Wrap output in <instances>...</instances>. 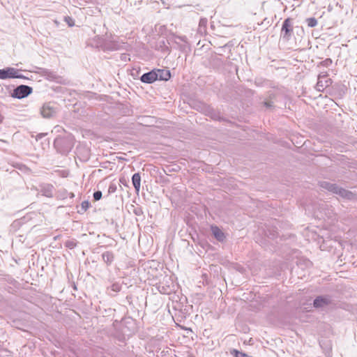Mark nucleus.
<instances>
[{
	"instance_id": "nucleus-28",
	"label": "nucleus",
	"mask_w": 357,
	"mask_h": 357,
	"mask_svg": "<svg viewBox=\"0 0 357 357\" xmlns=\"http://www.w3.org/2000/svg\"><path fill=\"white\" fill-rule=\"evenodd\" d=\"M301 33L303 34L304 33V30L303 27H300Z\"/></svg>"
},
{
	"instance_id": "nucleus-26",
	"label": "nucleus",
	"mask_w": 357,
	"mask_h": 357,
	"mask_svg": "<svg viewBox=\"0 0 357 357\" xmlns=\"http://www.w3.org/2000/svg\"><path fill=\"white\" fill-rule=\"evenodd\" d=\"M206 22H207L206 20L201 19L200 22H199V26H205Z\"/></svg>"
},
{
	"instance_id": "nucleus-14",
	"label": "nucleus",
	"mask_w": 357,
	"mask_h": 357,
	"mask_svg": "<svg viewBox=\"0 0 357 357\" xmlns=\"http://www.w3.org/2000/svg\"><path fill=\"white\" fill-rule=\"evenodd\" d=\"M102 258L105 263H106L108 266L111 265L114 261V255L113 252L110 251L105 252L102 254Z\"/></svg>"
},
{
	"instance_id": "nucleus-17",
	"label": "nucleus",
	"mask_w": 357,
	"mask_h": 357,
	"mask_svg": "<svg viewBox=\"0 0 357 357\" xmlns=\"http://www.w3.org/2000/svg\"><path fill=\"white\" fill-rule=\"evenodd\" d=\"M306 22L309 27H314L317 25V20L315 17H309L306 19Z\"/></svg>"
},
{
	"instance_id": "nucleus-10",
	"label": "nucleus",
	"mask_w": 357,
	"mask_h": 357,
	"mask_svg": "<svg viewBox=\"0 0 357 357\" xmlns=\"http://www.w3.org/2000/svg\"><path fill=\"white\" fill-rule=\"evenodd\" d=\"M211 230L213 236L219 242H224L226 238L225 233L216 225H211Z\"/></svg>"
},
{
	"instance_id": "nucleus-2",
	"label": "nucleus",
	"mask_w": 357,
	"mask_h": 357,
	"mask_svg": "<svg viewBox=\"0 0 357 357\" xmlns=\"http://www.w3.org/2000/svg\"><path fill=\"white\" fill-rule=\"evenodd\" d=\"M320 186L324 189L339 195L342 197L346 198L347 199H352L354 197V195L351 192L340 188L335 183H331L328 181H321L320 182Z\"/></svg>"
},
{
	"instance_id": "nucleus-1",
	"label": "nucleus",
	"mask_w": 357,
	"mask_h": 357,
	"mask_svg": "<svg viewBox=\"0 0 357 357\" xmlns=\"http://www.w3.org/2000/svg\"><path fill=\"white\" fill-rule=\"evenodd\" d=\"M54 146L58 152L66 155L74 146L73 137L71 135L58 137L54 139Z\"/></svg>"
},
{
	"instance_id": "nucleus-3",
	"label": "nucleus",
	"mask_w": 357,
	"mask_h": 357,
	"mask_svg": "<svg viewBox=\"0 0 357 357\" xmlns=\"http://www.w3.org/2000/svg\"><path fill=\"white\" fill-rule=\"evenodd\" d=\"M294 31V19L288 17L285 19L282 23L280 38L287 42L289 41L292 37Z\"/></svg>"
},
{
	"instance_id": "nucleus-22",
	"label": "nucleus",
	"mask_w": 357,
	"mask_h": 357,
	"mask_svg": "<svg viewBox=\"0 0 357 357\" xmlns=\"http://www.w3.org/2000/svg\"><path fill=\"white\" fill-rule=\"evenodd\" d=\"M116 190V185L114 183H111L108 188V193H114Z\"/></svg>"
},
{
	"instance_id": "nucleus-16",
	"label": "nucleus",
	"mask_w": 357,
	"mask_h": 357,
	"mask_svg": "<svg viewBox=\"0 0 357 357\" xmlns=\"http://www.w3.org/2000/svg\"><path fill=\"white\" fill-rule=\"evenodd\" d=\"M77 241L75 239H69L65 242V246L68 249H73L76 247Z\"/></svg>"
},
{
	"instance_id": "nucleus-11",
	"label": "nucleus",
	"mask_w": 357,
	"mask_h": 357,
	"mask_svg": "<svg viewBox=\"0 0 357 357\" xmlns=\"http://www.w3.org/2000/svg\"><path fill=\"white\" fill-rule=\"evenodd\" d=\"M40 192L43 196L47 197H52L54 188L52 184L43 183L40 185Z\"/></svg>"
},
{
	"instance_id": "nucleus-6",
	"label": "nucleus",
	"mask_w": 357,
	"mask_h": 357,
	"mask_svg": "<svg viewBox=\"0 0 357 357\" xmlns=\"http://www.w3.org/2000/svg\"><path fill=\"white\" fill-rule=\"evenodd\" d=\"M331 303V298L328 296H317L313 302V305L316 308L324 307Z\"/></svg>"
},
{
	"instance_id": "nucleus-9",
	"label": "nucleus",
	"mask_w": 357,
	"mask_h": 357,
	"mask_svg": "<svg viewBox=\"0 0 357 357\" xmlns=\"http://www.w3.org/2000/svg\"><path fill=\"white\" fill-rule=\"evenodd\" d=\"M16 73V68L8 67L0 70V79H6L10 78H14L15 73Z\"/></svg>"
},
{
	"instance_id": "nucleus-27",
	"label": "nucleus",
	"mask_w": 357,
	"mask_h": 357,
	"mask_svg": "<svg viewBox=\"0 0 357 357\" xmlns=\"http://www.w3.org/2000/svg\"><path fill=\"white\" fill-rule=\"evenodd\" d=\"M264 105L266 107H273V102H270V101H266V102H264Z\"/></svg>"
},
{
	"instance_id": "nucleus-5",
	"label": "nucleus",
	"mask_w": 357,
	"mask_h": 357,
	"mask_svg": "<svg viewBox=\"0 0 357 357\" xmlns=\"http://www.w3.org/2000/svg\"><path fill=\"white\" fill-rule=\"evenodd\" d=\"M57 112V109L53 102L43 104L40 109V114L44 118H52Z\"/></svg>"
},
{
	"instance_id": "nucleus-12",
	"label": "nucleus",
	"mask_w": 357,
	"mask_h": 357,
	"mask_svg": "<svg viewBox=\"0 0 357 357\" xmlns=\"http://www.w3.org/2000/svg\"><path fill=\"white\" fill-rule=\"evenodd\" d=\"M158 75V79L167 81L171 77V73L169 70L155 69Z\"/></svg>"
},
{
	"instance_id": "nucleus-15",
	"label": "nucleus",
	"mask_w": 357,
	"mask_h": 357,
	"mask_svg": "<svg viewBox=\"0 0 357 357\" xmlns=\"http://www.w3.org/2000/svg\"><path fill=\"white\" fill-rule=\"evenodd\" d=\"M205 112L207 116H211L213 119L218 120L220 119L219 113L216 112L213 108L205 106Z\"/></svg>"
},
{
	"instance_id": "nucleus-21",
	"label": "nucleus",
	"mask_w": 357,
	"mask_h": 357,
	"mask_svg": "<svg viewBox=\"0 0 357 357\" xmlns=\"http://www.w3.org/2000/svg\"><path fill=\"white\" fill-rule=\"evenodd\" d=\"M64 19H65V22H67V24H68L69 26H74L75 23H74V20L72 17L67 16V17H65Z\"/></svg>"
},
{
	"instance_id": "nucleus-13",
	"label": "nucleus",
	"mask_w": 357,
	"mask_h": 357,
	"mask_svg": "<svg viewBox=\"0 0 357 357\" xmlns=\"http://www.w3.org/2000/svg\"><path fill=\"white\" fill-rule=\"evenodd\" d=\"M132 183L137 193L140 189L141 176L139 173H135L132 176Z\"/></svg>"
},
{
	"instance_id": "nucleus-20",
	"label": "nucleus",
	"mask_w": 357,
	"mask_h": 357,
	"mask_svg": "<svg viewBox=\"0 0 357 357\" xmlns=\"http://www.w3.org/2000/svg\"><path fill=\"white\" fill-rule=\"evenodd\" d=\"M102 192L100 191V190H98V191H96L94 192L93 193V199L95 201H98L101 199L102 197Z\"/></svg>"
},
{
	"instance_id": "nucleus-25",
	"label": "nucleus",
	"mask_w": 357,
	"mask_h": 357,
	"mask_svg": "<svg viewBox=\"0 0 357 357\" xmlns=\"http://www.w3.org/2000/svg\"><path fill=\"white\" fill-rule=\"evenodd\" d=\"M46 135L45 133H39L36 136V139L38 141L40 139H42L43 137Z\"/></svg>"
},
{
	"instance_id": "nucleus-23",
	"label": "nucleus",
	"mask_w": 357,
	"mask_h": 357,
	"mask_svg": "<svg viewBox=\"0 0 357 357\" xmlns=\"http://www.w3.org/2000/svg\"><path fill=\"white\" fill-rule=\"evenodd\" d=\"M15 77L14 78H19V79H26V77L22 75V74H20L19 73V70L16 69V73H15Z\"/></svg>"
},
{
	"instance_id": "nucleus-24",
	"label": "nucleus",
	"mask_w": 357,
	"mask_h": 357,
	"mask_svg": "<svg viewBox=\"0 0 357 357\" xmlns=\"http://www.w3.org/2000/svg\"><path fill=\"white\" fill-rule=\"evenodd\" d=\"M332 63V60L331 59H326L324 61L321 62V64L324 66H328Z\"/></svg>"
},
{
	"instance_id": "nucleus-18",
	"label": "nucleus",
	"mask_w": 357,
	"mask_h": 357,
	"mask_svg": "<svg viewBox=\"0 0 357 357\" xmlns=\"http://www.w3.org/2000/svg\"><path fill=\"white\" fill-rule=\"evenodd\" d=\"M111 289L114 291L115 293H117L119 291H121V285L118 283V282H115V283H113L112 285H111Z\"/></svg>"
},
{
	"instance_id": "nucleus-19",
	"label": "nucleus",
	"mask_w": 357,
	"mask_h": 357,
	"mask_svg": "<svg viewBox=\"0 0 357 357\" xmlns=\"http://www.w3.org/2000/svg\"><path fill=\"white\" fill-rule=\"evenodd\" d=\"M90 203L88 201H84L81 204V210L82 212L86 211V210L89 208Z\"/></svg>"
},
{
	"instance_id": "nucleus-8",
	"label": "nucleus",
	"mask_w": 357,
	"mask_h": 357,
	"mask_svg": "<svg viewBox=\"0 0 357 357\" xmlns=\"http://www.w3.org/2000/svg\"><path fill=\"white\" fill-rule=\"evenodd\" d=\"M140 80L146 84H151L155 81L158 80V75L155 72V69L152 70L150 72L144 73L141 77Z\"/></svg>"
},
{
	"instance_id": "nucleus-4",
	"label": "nucleus",
	"mask_w": 357,
	"mask_h": 357,
	"mask_svg": "<svg viewBox=\"0 0 357 357\" xmlns=\"http://www.w3.org/2000/svg\"><path fill=\"white\" fill-rule=\"evenodd\" d=\"M32 91L33 89L31 86L22 84L17 86L13 90V97L18 99H22L30 95L32 93Z\"/></svg>"
},
{
	"instance_id": "nucleus-7",
	"label": "nucleus",
	"mask_w": 357,
	"mask_h": 357,
	"mask_svg": "<svg viewBox=\"0 0 357 357\" xmlns=\"http://www.w3.org/2000/svg\"><path fill=\"white\" fill-rule=\"evenodd\" d=\"M332 83L330 78H327L326 75H319L318 77V82L316 85V89L319 91H323L326 88L329 86Z\"/></svg>"
}]
</instances>
